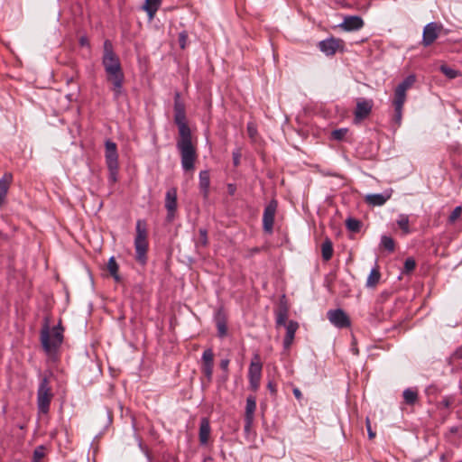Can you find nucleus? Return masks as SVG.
<instances>
[{
    "label": "nucleus",
    "instance_id": "36",
    "mask_svg": "<svg viewBox=\"0 0 462 462\" xmlns=\"http://www.w3.org/2000/svg\"><path fill=\"white\" fill-rule=\"evenodd\" d=\"M45 456V448L43 446L37 447L33 451L32 462H42Z\"/></svg>",
    "mask_w": 462,
    "mask_h": 462
},
{
    "label": "nucleus",
    "instance_id": "7",
    "mask_svg": "<svg viewBox=\"0 0 462 462\" xmlns=\"http://www.w3.org/2000/svg\"><path fill=\"white\" fill-rule=\"evenodd\" d=\"M263 364L260 356L254 354L248 368V380L250 388L253 391H257L260 386L262 377Z\"/></svg>",
    "mask_w": 462,
    "mask_h": 462
},
{
    "label": "nucleus",
    "instance_id": "18",
    "mask_svg": "<svg viewBox=\"0 0 462 462\" xmlns=\"http://www.w3.org/2000/svg\"><path fill=\"white\" fill-rule=\"evenodd\" d=\"M211 428L209 420L207 418H202L199 424V439L201 445H207L210 436Z\"/></svg>",
    "mask_w": 462,
    "mask_h": 462
},
{
    "label": "nucleus",
    "instance_id": "26",
    "mask_svg": "<svg viewBox=\"0 0 462 462\" xmlns=\"http://www.w3.org/2000/svg\"><path fill=\"white\" fill-rule=\"evenodd\" d=\"M462 360V348H457L448 359V362L453 367L451 368L452 373H457L459 369V364L456 365L457 361Z\"/></svg>",
    "mask_w": 462,
    "mask_h": 462
},
{
    "label": "nucleus",
    "instance_id": "19",
    "mask_svg": "<svg viewBox=\"0 0 462 462\" xmlns=\"http://www.w3.org/2000/svg\"><path fill=\"white\" fill-rule=\"evenodd\" d=\"M12 179L11 173H5L3 178L0 179V207L6 198Z\"/></svg>",
    "mask_w": 462,
    "mask_h": 462
},
{
    "label": "nucleus",
    "instance_id": "32",
    "mask_svg": "<svg viewBox=\"0 0 462 462\" xmlns=\"http://www.w3.org/2000/svg\"><path fill=\"white\" fill-rule=\"evenodd\" d=\"M199 237L198 241L196 242V246H207L208 241V231L205 228H200L199 231Z\"/></svg>",
    "mask_w": 462,
    "mask_h": 462
},
{
    "label": "nucleus",
    "instance_id": "22",
    "mask_svg": "<svg viewBox=\"0 0 462 462\" xmlns=\"http://www.w3.org/2000/svg\"><path fill=\"white\" fill-rule=\"evenodd\" d=\"M333 244L329 238H326L321 244V254L324 261H329L333 255Z\"/></svg>",
    "mask_w": 462,
    "mask_h": 462
},
{
    "label": "nucleus",
    "instance_id": "14",
    "mask_svg": "<svg viewBox=\"0 0 462 462\" xmlns=\"http://www.w3.org/2000/svg\"><path fill=\"white\" fill-rule=\"evenodd\" d=\"M392 189L384 190L383 193L368 194L365 198V201L371 206L380 207L386 203L392 197Z\"/></svg>",
    "mask_w": 462,
    "mask_h": 462
},
{
    "label": "nucleus",
    "instance_id": "38",
    "mask_svg": "<svg viewBox=\"0 0 462 462\" xmlns=\"http://www.w3.org/2000/svg\"><path fill=\"white\" fill-rule=\"evenodd\" d=\"M346 227L353 232H357L360 228V222L355 218H347L346 221Z\"/></svg>",
    "mask_w": 462,
    "mask_h": 462
},
{
    "label": "nucleus",
    "instance_id": "1",
    "mask_svg": "<svg viewBox=\"0 0 462 462\" xmlns=\"http://www.w3.org/2000/svg\"><path fill=\"white\" fill-rule=\"evenodd\" d=\"M174 122L179 129L176 146L180 155L181 168L185 172L195 170L196 148L191 141V131L187 124L186 112L174 113Z\"/></svg>",
    "mask_w": 462,
    "mask_h": 462
},
{
    "label": "nucleus",
    "instance_id": "25",
    "mask_svg": "<svg viewBox=\"0 0 462 462\" xmlns=\"http://www.w3.org/2000/svg\"><path fill=\"white\" fill-rule=\"evenodd\" d=\"M397 225L402 229L404 235H408L411 233V229L410 228V219L409 216L405 214H400L396 220Z\"/></svg>",
    "mask_w": 462,
    "mask_h": 462
},
{
    "label": "nucleus",
    "instance_id": "9",
    "mask_svg": "<svg viewBox=\"0 0 462 462\" xmlns=\"http://www.w3.org/2000/svg\"><path fill=\"white\" fill-rule=\"evenodd\" d=\"M374 102L372 99L359 98L354 112V123L359 124L372 112Z\"/></svg>",
    "mask_w": 462,
    "mask_h": 462
},
{
    "label": "nucleus",
    "instance_id": "34",
    "mask_svg": "<svg viewBox=\"0 0 462 462\" xmlns=\"http://www.w3.org/2000/svg\"><path fill=\"white\" fill-rule=\"evenodd\" d=\"M179 112H186L185 111V105L180 100V95L179 92H176L174 95V113Z\"/></svg>",
    "mask_w": 462,
    "mask_h": 462
},
{
    "label": "nucleus",
    "instance_id": "13",
    "mask_svg": "<svg viewBox=\"0 0 462 462\" xmlns=\"http://www.w3.org/2000/svg\"><path fill=\"white\" fill-rule=\"evenodd\" d=\"M440 27L436 23H428L423 30L422 43L430 46L439 36Z\"/></svg>",
    "mask_w": 462,
    "mask_h": 462
},
{
    "label": "nucleus",
    "instance_id": "8",
    "mask_svg": "<svg viewBox=\"0 0 462 462\" xmlns=\"http://www.w3.org/2000/svg\"><path fill=\"white\" fill-rule=\"evenodd\" d=\"M164 207L167 211L166 220L172 222L175 218L177 212V189L175 187L170 188L165 194Z\"/></svg>",
    "mask_w": 462,
    "mask_h": 462
},
{
    "label": "nucleus",
    "instance_id": "31",
    "mask_svg": "<svg viewBox=\"0 0 462 462\" xmlns=\"http://www.w3.org/2000/svg\"><path fill=\"white\" fill-rule=\"evenodd\" d=\"M381 245L390 253L394 251L395 244L391 236H383L381 237Z\"/></svg>",
    "mask_w": 462,
    "mask_h": 462
},
{
    "label": "nucleus",
    "instance_id": "29",
    "mask_svg": "<svg viewBox=\"0 0 462 462\" xmlns=\"http://www.w3.org/2000/svg\"><path fill=\"white\" fill-rule=\"evenodd\" d=\"M381 274L377 268H373L370 272V274L367 277L366 280V286L367 287H374L379 280H380Z\"/></svg>",
    "mask_w": 462,
    "mask_h": 462
},
{
    "label": "nucleus",
    "instance_id": "50",
    "mask_svg": "<svg viewBox=\"0 0 462 462\" xmlns=\"http://www.w3.org/2000/svg\"><path fill=\"white\" fill-rule=\"evenodd\" d=\"M366 426H367V432H368L369 439L374 438L375 433L371 430V426H370V423H369L368 420H367V425Z\"/></svg>",
    "mask_w": 462,
    "mask_h": 462
},
{
    "label": "nucleus",
    "instance_id": "54",
    "mask_svg": "<svg viewBox=\"0 0 462 462\" xmlns=\"http://www.w3.org/2000/svg\"><path fill=\"white\" fill-rule=\"evenodd\" d=\"M212 461V458L211 457H207L204 459L203 462H211Z\"/></svg>",
    "mask_w": 462,
    "mask_h": 462
},
{
    "label": "nucleus",
    "instance_id": "11",
    "mask_svg": "<svg viewBox=\"0 0 462 462\" xmlns=\"http://www.w3.org/2000/svg\"><path fill=\"white\" fill-rule=\"evenodd\" d=\"M276 208L277 202L275 200H272L263 210V230L268 234L273 232Z\"/></svg>",
    "mask_w": 462,
    "mask_h": 462
},
{
    "label": "nucleus",
    "instance_id": "42",
    "mask_svg": "<svg viewBox=\"0 0 462 462\" xmlns=\"http://www.w3.org/2000/svg\"><path fill=\"white\" fill-rule=\"evenodd\" d=\"M202 372L208 381H211L213 375V365H202Z\"/></svg>",
    "mask_w": 462,
    "mask_h": 462
},
{
    "label": "nucleus",
    "instance_id": "20",
    "mask_svg": "<svg viewBox=\"0 0 462 462\" xmlns=\"http://www.w3.org/2000/svg\"><path fill=\"white\" fill-rule=\"evenodd\" d=\"M403 402L405 404L412 406L419 400V393L416 388H407L402 393Z\"/></svg>",
    "mask_w": 462,
    "mask_h": 462
},
{
    "label": "nucleus",
    "instance_id": "39",
    "mask_svg": "<svg viewBox=\"0 0 462 462\" xmlns=\"http://www.w3.org/2000/svg\"><path fill=\"white\" fill-rule=\"evenodd\" d=\"M416 267V263L413 258H407L403 265V273H409Z\"/></svg>",
    "mask_w": 462,
    "mask_h": 462
},
{
    "label": "nucleus",
    "instance_id": "30",
    "mask_svg": "<svg viewBox=\"0 0 462 462\" xmlns=\"http://www.w3.org/2000/svg\"><path fill=\"white\" fill-rule=\"evenodd\" d=\"M107 270L109 273L115 278L116 281H119L118 264L114 256L110 257V259L108 260Z\"/></svg>",
    "mask_w": 462,
    "mask_h": 462
},
{
    "label": "nucleus",
    "instance_id": "45",
    "mask_svg": "<svg viewBox=\"0 0 462 462\" xmlns=\"http://www.w3.org/2000/svg\"><path fill=\"white\" fill-rule=\"evenodd\" d=\"M232 156H233V163H234V165L236 167L238 166L240 164V160H241V156H242L240 149L235 150L233 152V153H232Z\"/></svg>",
    "mask_w": 462,
    "mask_h": 462
},
{
    "label": "nucleus",
    "instance_id": "28",
    "mask_svg": "<svg viewBox=\"0 0 462 462\" xmlns=\"http://www.w3.org/2000/svg\"><path fill=\"white\" fill-rule=\"evenodd\" d=\"M276 327L286 326L288 319V310L286 308H280L275 315Z\"/></svg>",
    "mask_w": 462,
    "mask_h": 462
},
{
    "label": "nucleus",
    "instance_id": "37",
    "mask_svg": "<svg viewBox=\"0 0 462 462\" xmlns=\"http://www.w3.org/2000/svg\"><path fill=\"white\" fill-rule=\"evenodd\" d=\"M461 214H462V207H460V206L456 207L448 217V223L454 224L460 217Z\"/></svg>",
    "mask_w": 462,
    "mask_h": 462
},
{
    "label": "nucleus",
    "instance_id": "4",
    "mask_svg": "<svg viewBox=\"0 0 462 462\" xmlns=\"http://www.w3.org/2000/svg\"><path fill=\"white\" fill-rule=\"evenodd\" d=\"M416 81L414 75L407 76L401 83L397 85L393 93V106L394 108L393 122L400 125L402 118V108L407 98V91Z\"/></svg>",
    "mask_w": 462,
    "mask_h": 462
},
{
    "label": "nucleus",
    "instance_id": "52",
    "mask_svg": "<svg viewBox=\"0 0 462 462\" xmlns=\"http://www.w3.org/2000/svg\"><path fill=\"white\" fill-rule=\"evenodd\" d=\"M235 190H236L235 186L233 184H229L228 185V191H229V193L230 194H234Z\"/></svg>",
    "mask_w": 462,
    "mask_h": 462
},
{
    "label": "nucleus",
    "instance_id": "24",
    "mask_svg": "<svg viewBox=\"0 0 462 462\" xmlns=\"http://www.w3.org/2000/svg\"><path fill=\"white\" fill-rule=\"evenodd\" d=\"M216 325L217 328V335L220 337H224L227 334V326H226V320L220 312L217 314L216 318Z\"/></svg>",
    "mask_w": 462,
    "mask_h": 462
},
{
    "label": "nucleus",
    "instance_id": "15",
    "mask_svg": "<svg viewBox=\"0 0 462 462\" xmlns=\"http://www.w3.org/2000/svg\"><path fill=\"white\" fill-rule=\"evenodd\" d=\"M339 26L346 32L358 31L364 26V21L360 16H346Z\"/></svg>",
    "mask_w": 462,
    "mask_h": 462
},
{
    "label": "nucleus",
    "instance_id": "27",
    "mask_svg": "<svg viewBox=\"0 0 462 462\" xmlns=\"http://www.w3.org/2000/svg\"><path fill=\"white\" fill-rule=\"evenodd\" d=\"M161 0H145L144 10L150 18H152L159 9Z\"/></svg>",
    "mask_w": 462,
    "mask_h": 462
},
{
    "label": "nucleus",
    "instance_id": "12",
    "mask_svg": "<svg viewBox=\"0 0 462 462\" xmlns=\"http://www.w3.org/2000/svg\"><path fill=\"white\" fill-rule=\"evenodd\" d=\"M105 158L107 168L115 170L119 165L117 146L111 140H106L105 143Z\"/></svg>",
    "mask_w": 462,
    "mask_h": 462
},
{
    "label": "nucleus",
    "instance_id": "35",
    "mask_svg": "<svg viewBox=\"0 0 462 462\" xmlns=\"http://www.w3.org/2000/svg\"><path fill=\"white\" fill-rule=\"evenodd\" d=\"M202 365H213L214 354L211 348L206 349L202 354Z\"/></svg>",
    "mask_w": 462,
    "mask_h": 462
},
{
    "label": "nucleus",
    "instance_id": "21",
    "mask_svg": "<svg viewBox=\"0 0 462 462\" xmlns=\"http://www.w3.org/2000/svg\"><path fill=\"white\" fill-rule=\"evenodd\" d=\"M210 178L208 171H201L199 172V188L203 192L205 198L208 197L209 191Z\"/></svg>",
    "mask_w": 462,
    "mask_h": 462
},
{
    "label": "nucleus",
    "instance_id": "6",
    "mask_svg": "<svg viewBox=\"0 0 462 462\" xmlns=\"http://www.w3.org/2000/svg\"><path fill=\"white\" fill-rule=\"evenodd\" d=\"M52 398L53 393L51 391V387L50 385L48 378L44 376L41 379L37 390V407L39 412L42 414L48 413Z\"/></svg>",
    "mask_w": 462,
    "mask_h": 462
},
{
    "label": "nucleus",
    "instance_id": "3",
    "mask_svg": "<svg viewBox=\"0 0 462 462\" xmlns=\"http://www.w3.org/2000/svg\"><path fill=\"white\" fill-rule=\"evenodd\" d=\"M63 341V328L58 325L50 329L45 325L41 330V344L46 355L54 359Z\"/></svg>",
    "mask_w": 462,
    "mask_h": 462
},
{
    "label": "nucleus",
    "instance_id": "49",
    "mask_svg": "<svg viewBox=\"0 0 462 462\" xmlns=\"http://www.w3.org/2000/svg\"><path fill=\"white\" fill-rule=\"evenodd\" d=\"M293 394H294L295 398L299 401L302 398V393L299 388L293 389Z\"/></svg>",
    "mask_w": 462,
    "mask_h": 462
},
{
    "label": "nucleus",
    "instance_id": "48",
    "mask_svg": "<svg viewBox=\"0 0 462 462\" xmlns=\"http://www.w3.org/2000/svg\"><path fill=\"white\" fill-rule=\"evenodd\" d=\"M79 44H80L81 46H87V47H89L88 40V38H87V37H84V36L80 37V39H79Z\"/></svg>",
    "mask_w": 462,
    "mask_h": 462
},
{
    "label": "nucleus",
    "instance_id": "16",
    "mask_svg": "<svg viewBox=\"0 0 462 462\" xmlns=\"http://www.w3.org/2000/svg\"><path fill=\"white\" fill-rule=\"evenodd\" d=\"M284 327L286 328V335L283 339V347L289 349L293 342L295 333L299 328V324L297 321L290 320Z\"/></svg>",
    "mask_w": 462,
    "mask_h": 462
},
{
    "label": "nucleus",
    "instance_id": "17",
    "mask_svg": "<svg viewBox=\"0 0 462 462\" xmlns=\"http://www.w3.org/2000/svg\"><path fill=\"white\" fill-rule=\"evenodd\" d=\"M319 50L326 55H333L340 46V41L336 39H327L319 43Z\"/></svg>",
    "mask_w": 462,
    "mask_h": 462
},
{
    "label": "nucleus",
    "instance_id": "53",
    "mask_svg": "<svg viewBox=\"0 0 462 462\" xmlns=\"http://www.w3.org/2000/svg\"><path fill=\"white\" fill-rule=\"evenodd\" d=\"M457 430H458V428H457V427H452V428L450 429V432H451V433H457Z\"/></svg>",
    "mask_w": 462,
    "mask_h": 462
},
{
    "label": "nucleus",
    "instance_id": "23",
    "mask_svg": "<svg viewBox=\"0 0 462 462\" xmlns=\"http://www.w3.org/2000/svg\"><path fill=\"white\" fill-rule=\"evenodd\" d=\"M255 409H256V399L254 396L250 395L246 399L245 419L254 420Z\"/></svg>",
    "mask_w": 462,
    "mask_h": 462
},
{
    "label": "nucleus",
    "instance_id": "41",
    "mask_svg": "<svg viewBox=\"0 0 462 462\" xmlns=\"http://www.w3.org/2000/svg\"><path fill=\"white\" fill-rule=\"evenodd\" d=\"M249 137L254 141L257 134L256 125L253 122H249L246 126Z\"/></svg>",
    "mask_w": 462,
    "mask_h": 462
},
{
    "label": "nucleus",
    "instance_id": "33",
    "mask_svg": "<svg viewBox=\"0 0 462 462\" xmlns=\"http://www.w3.org/2000/svg\"><path fill=\"white\" fill-rule=\"evenodd\" d=\"M440 71L450 79H456L458 76L457 70H456L447 65L440 66Z\"/></svg>",
    "mask_w": 462,
    "mask_h": 462
},
{
    "label": "nucleus",
    "instance_id": "44",
    "mask_svg": "<svg viewBox=\"0 0 462 462\" xmlns=\"http://www.w3.org/2000/svg\"><path fill=\"white\" fill-rule=\"evenodd\" d=\"M188 42V34L185 31L179 33V44L181 49H185Z\"/></svg>",
    "mask_w": 462,
    "mask_h": 462
},
{
    "label": "nucleus",
    "instance_id": "10",
    "mask_svg": "<svg viewBox=\"0 0 462 462\" xmlns=\"http://www.w3.org/2000/svg\"><path fill=\"white\" fill-rule=\"evenodd\" d=\"M327 315L329 322L338 328H345L350 326L348 316L341 309L330 310Z\"/></svg>",
    "mask_w": 462,
    "mask_h": 462
},
{
    "label": "nucleus",
    "instance_id": "51",
    "mask_svg": "<svg viewBox=\"0 0 462 462\" xmlns=\"http://www.w3.org/2000/svg\"><path fill=\"white\" fill-rule=\"evenodd\" d=\"M267 387H268V389L270 390V392H271L272 393H274L276 392V390H275V386H274V384H273L272 382H269V383H268Z\"/></svg>",
    "mask_w": 462,
    "mask_h": 462
},
{
    "label": "nucleus",
    "instance_id": "46",
    "mask_svg": "<svg viewBox=\"0 0 462 462\" xmlns=\"http://www.w3.org/2000/svg\"><path fill=\"white\" fill-rule=\"evenodd\" d=\"M109 171V180L115 183L117 180V174H118V169L119 165L114 170L112 168H107Z\"/></svg>",
    "mask_w": 462,
    "mask_h": 462
},
{
    "label": "nucleus",
    "instance_id": "47",
    "mask_svg": "<svg viewBox=\"0 0 462 462\" xmlns=\"http://www.w3.org/2000/svg\"><path fill=\"white\" fill-rule=\"evenodd\" d=\"M220 368L226 373L225 379L227 378V372H228V365H229V359H222L220 361Z\"/></svg>",
    "mask_w": 462,
    "mask_h": 462
},
{
    "label": "nucleus",
    "instance_id": "40",
    "mask_svg": "<svg viewBox=\"0 0 462 462\" xmlns=\"http://www.w3.org/2000/svg\"><path fill=\"white\" fill-rule=\"evenodd\" d=\"M346 133H347L346 128H339V129L334 130L331 134H332L333 139L340 141L346 136Z\"/></svg>",
    "mask_w": 462,
    "mask_h": 462
},
{
    "label": "nucleus",
    "instance_id": "5",
    "mask_svg": "<svg viewBox=\"0 0 462 462\" xmlns=\"http://www.w3.org/2000/svg\"><path fill=\"white\" fill-rule=\"evenodd\" d=\"M136 236L134 238V248L136 253V260L144 263L146 262V253L148 249L147 242V229L146 224L143 220H137L136 222Z\"/></svg>",
    "mask_w": 462,
    "mask_h": 462
},
{
    "label": "nucleus",
    "instance_id": "43",
    "mask_svg": "<svg viewBox=\"0 0 462 462\" xmlns=\"http://www.w3.org/2000/svg\"><path fill=\"white\" fill-rule=\"evenodd\" d=\"M253 423H254V420L245 419L244 431H245L246 438H249L250 434L252 433Z\"/></svg>",
    "mask_w": 462,
    "mask_h": 462
},
{
    "label": "nucleus",
    "instance_id": "2",
    "mask_svg": "<svg viewBox=\"0 0 462 462\" xmlns=\"http://www.w3.org/2000/svg\"><path fill=\"white\" fill-rule=\"evenodd\" d=\"M104 54L102 64L106 73V79L112 84L111 90L114 97L118 99L123 94V83L125 75L121 67V63L117 55L114 52L113 45L110 41L104 42Z\"/></svg>",
    "mask_w": 462,
    "mask_h": 462
}]
</instances>
